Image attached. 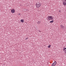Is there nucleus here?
I'll list each match as a JSON object with an SVG mask.
<instances>
[{"label": "nucleus", "instance_id": "nucleus-9", "mask_svg": "<svg viewBox=\"0 0 66 66\" xmlns=\"http://www.w3.org/2000/svg\"><path fill=\"white\" fill-rule=\"evenodd\" d=\"M51 45H49V46H48V48H50V47H51Z\"/></svg>", "mask_w": 66, "mask_h": 66}, {"label": "nucleus", "instance_id": "nucleus-15", "mask_svg": "<svg viewBox=\"0 0 66 66\" xmlns=\"http://www.w3.org/2000/svg\"><path fill=\"white\" fill-rule=\"evenodd\" d=\"M39 32H41L39 30Z\"/></svg>", "mask_w": 66, "mask_h": 66}, {"label": "nucleus", "instance_id": "nucleus-14", "mask_svg": "<svg viewBox=\"0 0 66 66\" xmlns=\"http://www.w3.org/2000/svg\"><path fill=\"white\" fill-rule=\"evenodd\" d=\"M27 11H28V9H27Z\"/></svg>", "mask_w": 66, "mask_h": 66}, {"label": "nucleus", "instance_id": "nucleus-12", "mask_svg": "<svg viewBox=\"0 0 66 66\" xmlns=\"http://www.w3.org/2000/svg\"><path fill=\"white\" fill-rule=\"evenodd\" d=\"M28 39V38H26L25 39L26 40L27 39Z\"/></svg>", "mask_w": 66, "mask_h": 66}, {"label": "nucleus", "instance_id": "nucleus-1", "mask_svg": "<svg viewBox=\"0 0 66 66\" xmlns=\"http://www.w3.org/2000/svg\"><path fill=\"white\" fill-rule=\"evenodd\" d=\"M53 18L52 17V16H49L48 17V19L49 20H53Z\"/></svg>", "mask_w": 66, "mask_h": 66}, {"label": "nucleus", "instance_id": "nucleus-3", "mask_svg": "<svg viewBox=\"0 0 66 66\" xmlns=\"http://www.w3.org/2000/svg\"><path fill=\"white\" fill-rule=\"evenodd\" d=\"M40 6V4H36V6L37 7H39Z\"/></svg>", "mask_w": 66, "mask_h": 66}, {"label": "nucleus", "instance_id": "nucleus-17", "mask_svg": "<svg viewBox=\"0 0 66 66\" xmlns=\"http://www.w3.org/2000/svg\"><path fill=\"white\" fill-rule=\"evenodd\" d=\"M20 14V13L19 14Z\"/></svg>", "mask_w": 66, "mask_h": 66}, {"label": "nucleus", "instance_id": "nucleus-11", "mask_svg": "<svg viewBox=\"0 0 66 66\" xmlns=\"http://www.w3.org/2000/svg\"><path fill=\"white\" fill-rule=\"evenodd\" d=\"M65 49H66V47L64 49H63V50H64H64H65Z\"/></svg>", "mask_w": 66, "mask_h": 66}, {"label": "nucleus", "instance_id": "nucleus-6", "mask_svg": "<svg viewBox=\"0 0 66 66\" xmlns=\"http://www.w3.org/2000/svg\"><path fill=\"white\" fill-rule=\"evenodd\" d=\"M65 2L66 3H65V2H63V5H66V2L65 1Z\"/></svg>", "mask_w": 66, "mask_h": 66}, {"label": "nucleus", "instance_id": "nucleus-16", "mask_svg": "<svg viewBox=\"0 0 66 66\" xmlns=\"http://www.w3.org/2000/svg\"><path fill=\"white\" fill-rule=\"evenodd\" d=\"M20 14V13L19 14Z\"/></svg>", "mask_w": 66, "mask_h": 66}, {"label": "nucleus", "instance_id": "nucleus-13", "mask_svg": "<svg viewBox=\"0 0 66 66\" xmlns=\"http://www.w3.org/2000/svg\"><path fill=\"white\" fill-rule=\"evenodd\" d=\"M64 1H66V0H63Z\"/></svg>", "mask_w": 66, "mask_h": 66}, {"label": "nucleus", "instance_id": "nucleus-2", "mask_svg": "<svg viewBox=\"0 0 66 66\" xmlns=\"http://www.w3.org/2000/svg\"><path fill=\"white\" fill-rule=\"evenodd\" d=\"M56 64V62L55 61L52 64V66H54Z\"/></svg>", "mask_w": 66, "mask_h": 66}, {"label": "nucleus", "instance_id": "nucleus-7", "mask_svg": "<svg viewBox=\"0 0 66 66\" xmlns=\"http://www.w3.org/2000/svg\"><path fill=\"white\" fill-rule=\"evenodd\" d=\"M41 23V22L40 21H38V22H37V24H40Z\"/></svg>", "mask_w": 66, "mask_h": 66}, {"label": "nucleus", "instance_id": "nucleus-8", "mask_svg": "<svg viewBox=\"0 0 66 66\" xmlns=\"http://www.w3.org/2000/svg\"><path fill=\"white\" fill-rule=\"evenodd\" d=\"M24 21V20L22 19V20H21V22H24V21Z\"/></svg>", "mask_w": 66, "mask_h": 66}, {"label": "nucleus", "instance_id": "nucleus-4", "mask_svg": "<svg viewBox=\"0 0 66 66\" xmlns=\"http://www.w3.org/2000/svg\"><path fill=\"white\" fill-rule=\"evenodd\" d=\"M11 12L12 13H14L15 12V11L14 9H12L11 10Z\"/></svg>", "mask_w": 66, "mask_h": 66}, {"label": "nucleus", "instance_id": "nucleus-5", "mask_svg": "<svg viewBox=\"0 0 66 66\" xmlns=\"http://www.w3.org/2000/svg\"><path fill=\"white\" fill-rule=\"evenodd\" d=\"M60 26L61 28H62V29H64V28H65V27H64L62 25H60Z\"/></svg>", "mask_w": 66, "mask_h": 66}, {"label": "nucleus", "instance_id": "nucleus-10", "mask_svg": "<svg viewBox=\"0 0 66 66\" xmlns=\"http://www.w3.org/2000/svg\"><path fill=\"white\" fill-rule=\"evenodd\" d=\"M54 21V20H52L50 21V23H53V22Z\"/></svg>", "mask_w": 66, "mask_h": 66}]
</instances>
